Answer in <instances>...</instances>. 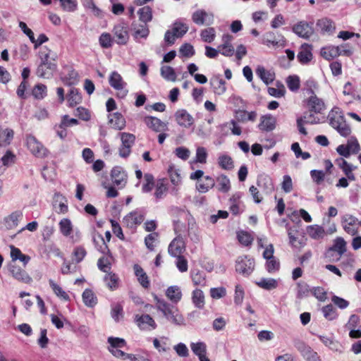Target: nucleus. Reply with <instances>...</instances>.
<instances>
[{
	"label": "nucleus",
	"mask_w": 361,
	"mask_h": 361,
	"mask_svg": "<svg viewBox=\"0 0 361 361\" xmlns=\"http://www.w3.org/2000/svg\"><path fill=\"white\" fill-rule=\"evenodd\" d=\"M157 303V309L160 311L164 317L172 324L177 326L185 325V319L178 309L168 303L164 300L159 299L157 296L154 298Z\"/></svg>",
	"instance_id": "obj_1"
},
{
	"label": "nucleus",
	"mask_w": 361,
	"mask_h": 361,
	"mask_svg": "<svg viewBox=\"0 0 361 361\" xmlns=\"http://www.w3.org/2000/svg\"><path fill=\"white\" fill-rule=\"evenodd\" d=\"M330 126L343 137H347L351 133V128L347 124L341 110L334 107L328 115Z\"/></svg>",
	"instance_id": "obj_2"
},
{
	"label": "nucleus",
	"mask_w": 361,
	"mask_h": 361,
	"mask_svg": "<svg viewBox=\"0 0 361 361\" xmlns=\"http://www.w3.org/2000/svg\"><path fill=\"white\" fill-rule=\"evenodd\" d=\"M61 234L65 237H69L73 243L78 242L80 240L81 234L78 230H73V224L70 219H62L59 224Z\"/></svg>",
	"instance_id": "obj_3"
},
{
	"label": "nucleus",
	"mask_w": 361,
	"mask_h": 361,
	"mask_svg": "<svg viewBox=\"0 0 361 361\" xmlns=\"http://www.w3.org/2000/svg\"><path fill=\"white\" fill-rule=\"evenodd\" d=\"M255 269V262L247 256L239 257L236 260L235 270L243 276H249Z\"/></svg>",
	"instance_id": "obj_4"
},
{
	"label": "nucleus",
	"mask_w": 361,
	"mask_h": 361,
	"mask_svg": "<svg viewBox=\"0 0 361 361\" xmlns=\"http://www.w3.org/2000/svg\"><path fill=\"white\" fill-rule=\"evenodd\" d=\"M192 20L197 25H211L214 23V14L204 9H197L192 14Z\"/></svg>",
	"instance_id": "obj_5"
},
{
	"label": "nucleus",
	"mask_w": 361,
	"mask_h": 361,
	"mask_svg": "<svg viewBox=\"0 0 361 361\" xmlns=\"http://www.w3.org/2000/svg\"><path fill=\"white\" fill-rule=\"evenodd\" d=\"M26 145L30 152L36 157H43L47 154V149L32 135L27 137Z\"/></svg>",
	"instance_id": "obj_6"
},
{
	"label": "nucleus",
	"mask_w": 361,
	"mask_h": 361,
	"mask_svg": "<svg viewBox=\"0 0 361 361\" xmlns=\"http://www.w3.org/2000/svg\"><path fill=\"white\" fill-rule=\"evenodd\" d=\"M312 23H307L304 20L299 21L292 28L293 32L298 37L303 39H308L314 34Z\"/></svg>",
	"instance_id": "obj_7"
},
{
	"label": "nucleus",
	"mask_w": 361,
	"mask_h": 361,
	"mask_svg": "<svg viewBox=\"0 0 361 361\" xmlns=\"http://www.w3.org/2000/svg\"><path fill=\"white\" fill-rule=\"evenodd\" d=\"M109 82L111 87L114 90L121 91L122 97L127 95L128 91L125 89L127 84L117 71H113L111 73L109 78Z\"/></svg>",
	"instance_id": "obj_8"
},
{
	"label": "nucleus",
	"mask_w": 361,
	"mask_h": 361,
	"mask_svg": "<svg viewBox=\"0 0 361 361\" xmlns=\"http://www.w3.org/2000/svg\"><path fill=\"white\" fill-rule=\"evenodd\" d=\"M135 322L141 330L152 331L157 328L154 319L149 314H137L135 317Z\"/></svg>",
	"instance_id": "obj_9"
},
{
	"label": "nucleus",
	"mask_w": 361,
	"mask_h": 361,
	"mask_svg": "<svg viewBox=\"0 0 361 361\" xmlns=\"http://www.w3.org/2000/svg\"><path fill=\"white\" fill-rule=\"evenodd\" d=\"M307 104L309 111L314 112L315 114H323V112L326 109L324 101L314 93L308 98Z\"/></svg>",
	"instance_id": "obj_10"
},
{
	"label": "nucleus",
	"mask_w": 361,
	"mask_h": 361,
	"mask_svg": "<svg viewBox=\"0 0 361 361\" xmlns=\"http://www.w3.org/2000/svg\"><path fill=\"white\" fill-rule=\"evenodd\" d=\"M146 126L157 133L166 132L169 130L168 123L161 121L159 118L153 116H146L144 118Z\"/></svg>",
	"instance_id": "obj_11"
},
{
	"label": "nucleus",
	"mask_w": 361,
	"mask_h": 361,
	"mask_svg": "<svg viewBox=\"0 0 361 361\" xmlns=\"http://www.w3.org/2000/svg\"><path fill=\"white\" fill-rule=\"evenodd\" d=\"M358 219L350 214L345 215L342 219V225L345 232L351 235H355L358 232Z\"/></svg>",
	"instance_id": "obj_12"
},
{
	"label": "nucleus",
	"mask_w": 361,
	"mask_h": 361,
	"mask_svg": "<svg viewBox=\"0 0 361 361\" xmlns=\"http://www.w3.org/2000/svg\"><path fill=\"white\" fill-rule=\"evenodd\" d=\"M185 250V244L183 238L180 235H178L169 244V253L173 257H178Z\"/></svg>",
	"instance_id": "obj_13"
},
{
	"label": "nucleus",
	"mask_w": 361,
	"mask_h": 361,
	"mask_svg": "<svg viewBox=\"0 0 361 361\" xmlns=\"http://www.w3.org/2000/svg\"><path fill=\"white\" fill-rule=\"evenodd\" d=\"M175 118L178 124L188 128L194 123V118L185 109H179L175 113Z\"/></svg>",
	"instance_id": "obj_14"
},
{
	"label": "nucleus",
	"mask_w": 361,
	"mask_h": 361,
	"mask_svg": "<svg viewBox=\"0 0 361 361\" xmlns=\"http://www.w3.org/2000/svg\"><path fill=\"white\" fill-rule=\"evenodd\" d=\"M9 271L14 279L22 283H30L32 281V278L23 269L17 267L16 264H11Z\"/></svg>",
	"instance_id": "obj_15"
},
{
	"label": "nucleus",
	"mask_w": 361,
	"mask_h": 361,
	"mask_svg": "<svg viewBox=\"0 0 361 361\" xmlns=\"http://www.w3.org/2000/svg\"><path fill=\"white\" fill-rule=\"evenodd\" d=\"M115 42L120 45L126 44L128 39L129 35L128 33L127 27L122 24H118L114 26L113 29Z\"/></svg>",
	"instance_id": "obj_16"
},
{
	"label": "nucleus",
	"mask_w": 361,
	"mask_h": 361,
	"mask_svg": "<svg viewBox=\"0 0 361 361\" xmlns=\"http://www.w3.org/2000/svg\"><path fill=\"white\" fill-rule=\"evenodd\" d=\"M257 185L266 195H270L274 190L272 178L267 174H261L258 176Z\"/></svg>",
	"instance_id": "obj_17"
},
{
	"label": "nucleus",
	"mask_w": 361,
	"mask_h": 361,
	"mask_svg": "<svg viewBox=\"0 0 361 361\" xmlns=\"http://www.w3.org/2000/svg\"><path fill=\"white\" fill-rule=\"evenodd\" d=\"M316 26L322 34L331 35L336 30L334 22L328 18H322L317 21Z\"/></svg>",
	"instance_id": "obj_18"
},
{
	"label": "nucleus",
	"mask_w": 361,
	"mask_h": 361,
	"mask_svg": "<svg viewBox=\"0 0 361 361\" xmlns=\"http://www.w3.org/2000/svg\"><path fill=\"white\" fill-rule=\"evenodd\" d=\"M56 68L55 63H39L37 69V75L41 78H49L53 75Z\"/></svg>",
	"instance_id": "obj_19"
},
{
	"label": "nucleus",
	"mask_w": 361,
	"mask_h": 361,
	"mask_svg": "<svg viewBox=\"0 0 361 361\" xmlns=\"http://www.w3.org/2000/svg\"><path fill=\"white\" fill-rule=\"evenodd\" d=\"M320 341L328 347L330 350L341 353L343 352L342 345L337 341L334 340L331 336L324 335H319Z\"/></svg>",
	"instance_id": "obj_20"
},
{
	"label": "nucleus",
	"mask_w": 361,
	"mask_h": 361,
	"mask_svg": "<svg viewBox=\"0 0 361 361\" xmlns=\"http://www.w3.org/2000/svg\"><path fill=\"white\" fill-rule=\"evenodd\" d=\"M297 58L300 63L307 64L312 59V47L307 44H303L298 54Z\"/></svg>",
	"instance_id": "obj_21"
},
{
	"label": "nucleus",
	"mask_w": 361,
	"mask_h": 361,
	"mask_svg": "<svg viewBox=\"0 0 361 361\" xmlns=\"http://www.w3.org/2000/svg\"><path fill=\"white\" fill-rule=\"evenodd\" d=\"M144 220L143 215L137 211L132 212L126 215L123 221L129 228H133L137 224H140Z\"/></svg>",
	"instance_id": "obj_22"
},
{
	"label": "nucleus",
	"mask_w": 361,
	"mask_h": 361,
	"mask_svg": "<svg viewBox=\"0 0 361 361\" xmlns=\"http://www.w3.org/2000/svg\"><path fill=\"white\" fill-rule=\"evenodd\" d=\"M259 128L264 131H271L276 127V119L273 116L269 114L261 117Z\"/></svg>",
	"instance_id": "obj_23"
},
{
	"label": "nucleus",
	"mask_w": 361,
	"mask_h": 361,
	"mask_svg": "<svg viewBox=\"0 0 361 361\" xmlns=\"http://www.w3.org/2000/svg\"><path fill=\"white\" fill-rule=\"evenodd\" d=\"M298 350L300 352L306 361H321L318 354L314 352L310 346L302 343L298 346Z\"/></svg>",
	"instance_id": "obj_24"
},
{
	"label": "nucleus",
	"mask_w": 361,
	"mask_h": 361,
	"mask_svg": "<svg viewBox=\"0 0 361 361\" xmlns=\"http://www.w3.org/2000/svg\"><path fill=\"white\" fill-rule=\"evenodd\" d=\"M192 302L194 306L200 310H202L205 305V296L203 291L199 288L195 289L192 292Z\"/></svg>",
	"instance_id": "obj_25"
},
{
	"label": "nucleus",
	"mask_w": 361,
	"mask_h": 361,
	"mask_svg": "<svg viewBox=\"0 0 361 361\" xmlns=\"http://www.w3.org/2000/svg\"><path fill=\"white\" fill-rule=\"evenodd\" d=\"M166 297L173 303H178L182 298V292L177 286H169L166 291Z\"/></svg>",
	"instance_id": "obj_26"
},
{
	"label": "nucleus",
	"mask_w": 361,
	"mask_h": 361,
	"mask_svg": "<svg viewBox=\"0 0 361 361\" xmlns=\"http://www.w3.org/2000/svg\"><path fill=\"white\" fill-rule=\"evenodd\" d=\"M109 123L116 130H122L126 126V120L120 113H114L109 116Z\"/></svg>",
	"instance_id": "obj_27"
},
{
	"label": "nucleus",
	"mask_w": 361,
	"mask_h": 361,
	"mask_svg": "<svg viewBox=\"0 0 361 361\" xmlns=\"http://www.w3.org/2000/svg\"><path fill=\"white\" fill-rule=\"evenodd\" d=\"M339 46H329L321 49V55L326 60L330 61L340 56Z\"/></svg>",
	"instance_id": "obj_28"
},
{
	"label": "nucleus",
	"mask_w": 361,
	"mask_h": 361,
	"mask_svg": "<svg viewBox=\"0 0 361 361\" xmlns=\"http://www.w3.org/2000/svg\"><path fill=\"white\" fill-rule=\"evenodd\" d=\"M133 269L135 271V274L136 275L137 280L141 284V286L145 288H148L149 286V281L147 275L144 271L142 268L138 264H135L133 267Z\"/></svg>",
	"instance_id": "obj_29"
},
{
	"label": "nucleus",
	"mask_w": 361,
	"mask_h": 361,
	"mask_svg": "<svg viewBox=\"0 0 361 361\" xmlns=\"http://www.w3.org/2000/svg\"><path fill=\"white\" fill-rule=\"evenodd\" d=\"M112 181L114 185L123 188L126 183V176L118 169H114L111 171Z\"/></svg>",
	"instance_id": "obj_30"
},
{
	"label": "nucleus",
	"mask_w": 361,
	"mask_h": 361,
	"mask_svg": "<svg viewBox=\"0 0 361 361\" xmlns=\"http://www.w3.org/2000/svg\"><path fill=\"white\" fill-rule=\"evenodd\" d=\"M49 283L53 292L58 298L65 301H68L70 300V297L68 295V293L65 290H63L59 285L55 283L54 280L49 279Z\"/></svg>",
	"instance_id": "obj_31"
},
{
	"label": "nucleus",
	"mask_w": 361,
	"mask_h": 361,
	"mask_svg": "<svg viewBox=\"0 0 361 361\" xmlns=\"http://www.w3.org/2000/svg\"><path fill=\"white\" fill-rule=\"evenodd\" d=\"M13 137V131L8 128H0V147L9 145Z\"/></svg>",
	"instance_id": "obj_32"
},
{
	"label": "nucleus",
	"mask_w": 361,
	"mask_h": 361,
	"mask_svg": "<svg viewBox=\"0 0 361 361\" xmlns=\"http://www.w3.org/2000/svg\"><path fill=\"white\" fill-rule=\"evenodd\" d=\"M140 20L147 24L152 20V10L148 6H145L137 11Z\"/></svg>",
	"instance_id": "obj_33"
},
{
	"label": "nucleus",
	"mask_w": 361,
	"mask_h": 361,
	"mask_svg": "<svg viewBox=\"0 0 361 361\" xmlns=\"http://www.w3.org/2000/svg\"><path fill=\"white\" fill-rule=\"evenodd\" d=\"M160 74L167 81L175 82L176 80V73L171 66H162L160 68Z\"/></svg>",
	"instance_id": "obj_34"
},
{
	"label": "nucleus",
	"mask_w": 361,
	"mask_h": 361,
	"mask_svg": "<svg viewBox=\"0 0 361 361\" xmlns=\"http://www.w3.org/2000/svg\"><path fill=\"white\" fill-rule=\"evenodd\" d=\"M168 190L167 183L165 180L160 179L155 185L154 196L157 200L162 199Z\"/></svg>",
	"instance_id": "obj_35"
},
{
	"label": "nucleus",
	"mask_w": 361,
	"mask_h": 361,
	"mask_svg": "<svg viewBox=\"0 0 361 361\" xmlns=\"http://www.w3.org/2000/svg\"><path fill=\"white\" fill-rule=\"evenodd\" d=\"M23 218V213L20 211H16L11 213L8 217L6 218V223L7 224V227L9 228H12L13 227H16L18 224V222Z\"/></svg>",
	"instance_id": "obj_36"
},
{
	"label": "nucleus",
	"mask_w": 361,
	"mask_h": 361,
	"mask_svg": "<svg viewBox=\"0 0 361 361\" xmlns=\"http://www.w3.org/2000/svg\"><path fill=\"white\" fill-rule=\"evenodd\" d=\"M257 285L263 289L271 290L276 288L278 282L274 279L262 278L257 282Z\"/></svg>",
	"instance_id": "obj_37"
},
{
	"label": "nucleus",
	"mask_w": 361,
	"mask_h": 361,
	"mask_svg": "<svg viewBox=\"0 0 361 361\" xmlns=\"http://www.w3.org/2000/svg\"><path fill=\"white\" fill-rule=\"evenodd\" d=\"M112 257L110 255L103 256L98 259V268L103 272L109 273L111 269Z\"/></svg>",
	"instance_id": "obj_38"
},
{
	"label": "nucleus",
	"mask_w": 361,
	"mask_h": 361,
	"mask_svg": "<svg viewBox=\"0 0 361 361\" xmlns=\"http://www.w3.org/2000/svg\"><path fill=\"white\" fill-rule=\"evenodd\" d=\"M314 112L305 113L300 119H302L305 124H317L322 122L324 119V116L319 117L315 116Z\"/></svg>",
	"instance_id": "obj_39"
},
{
	"label": "nucleus",
	"mask_w": 361,
	"mask_h": 361,
	"mask_svg": "<svg viewBox=\"0 0 361 361\" xmlns=\"http://www.w3.org/2000/svg\"><path fill=\"white\" fill-rule=\"evenodd\" d=\"M82 296L85 305L87 307H92L97 302L96 296L94 295V293L90 289L85 290Z\"/></svg>",
	"instance_id": "obj_40"
},
{
	"label": "nucleus",
	"mask_w": 361,
	"mask_h": 361,
	"mask_svg": "<svg viewBox=\"0 0 361 361\" xmlns=\"http://www.w3.org/2000/svg\"><path fill=\"white\" fill-rule=\"evenodd\" d=\"M219 166L224 170H231L234 167L232 158L227 154H221L218 158Z\"/></svg>",
	"instance_id": "obj_41"
},
{
	"label": "nucleus",
	"mask_w": 361,
	"mask_h": 361,
	"mask_svg": "<svg viewBox=\"0 0 361 361\" xmlns=\"http://www.w3.org/2000/svg\"><path fill=\"white\" fill-rule=\"evenodd\" d=\"M67 99L68 105L70 106H74L81 102L82 97L77 89L71 88L68 94Z\"/></svg>",
	"instance_id": "obj_42"
},
{
	"label": "nucleus",
	"mask_w": 361,
	"mask_h": 361,
	"mask_svg": "<svg viewBox=\"0 0 361 361\" xmlns=\"http://www.w3.org/2000/svg\"><path fill=\"white\" fill-rule=\"evenodd\" d=\"M214 185V180L212 177L207 176L204 177V182L197 183L196 188L199 192L204 193L210 188H212Z\"/></svg>",
	"instance_id": "obj_43"
},
{
	"label": "nucleus",
	"mask_w": 361,
	"mask_h": 361,
	"mask_svg": "<svg viewBox=\"0 0 361 361\" xmlns=\"http://www.w3.org/2000/svg\"><path fill=\"white\" fill-rule=\"evenodd\" d=\"M218 190L221 192H227L231 189L229 178L225 175H221L217 178Z\"/></svg>",
	"instance_id": "obj_44"
},
{
	"label": "nucleus",
	"mask_w": 361,
	"mask_h": 361,
	"mask_svg": "<svg viewBox=\"0 0 361 361\" xmlns=\"http://www.w3.org/2000/svg\"><path fill=\"white\" fill-rule=\"evenodd\" d=\"M307 233L313 239L322 238L324 235V228L318 225H312L308 226Z\"/></svg>",
	"instance_id": "obj_45"
},
{
	"label": "nucleus",
	"mask_w": 361,
	"mask_h": 361,
	"mask_svg": "<svg viewBox=\"0 0 361 361\" xmlns=\"http://www.w3.org/2000/svg\"><path fill=\"white\" fill-rule=\"evenodd\" d=\"M256 73L266 84L271 83L274 79V75L262 66L257 68Z\"/></svg>",
	"instance_id": "obj_46"
},
{
	"label": "nucleus",
	"mask_w": 361,
	"mask_h": 361,
	"mask_svg": "<svg viewBox=\"0 0 361 361\" xmlns=\"http://www.w3.org/2000/svg\"><path fill=\"white\" fill-rule=\"evenodd\" d=\"M202 41L207 43L212 42L216 37V30L214 27H209L202 30L200 32Z\"/></svg>",
	"instance_id": "obj_47"
},
{
	"label": "nucleus",
	"mask_w": 361,
	"mask_h": 361,
	"mask_svg": "<svg viewBox=\"0 0 361 361\" xmlns=\"http://www.w3.org/2000/svg\"><path fill=\"white\" fill-rule=\"evenodd\" d=\"M171 30L178 38L182 37L188 30V26L180 22H175L173 24Z\"/></svg>",
	"instance_id": "obj_48"
},
{
	"label": "nucleus",
	"mask_w": 361,
	"mask_h": 361,
	"mask_svg": "<svg viewBox=\"0 0 361 361\" xmlns=\"http://www.w3.org/2000/svg\"><path fill=\"white\" fill-rule=\"evenodd\" d=\"M190 348L197 357L207 354V345L204 342L191 343Z\"/></svg>",
	"instance_id": "obj_49"
},
{
	"label": "nucleus",
	"mask_w": 361,
	"mask_h": 361,
	"mask_svg": "<svg viewBox=\"0 0 361 361\" xmlns=\"http://www.w3.org/2000/svg\"><path fill=\"white\" fill-rule=\"evenodd\" d=\"M214 92L218 95H221L226 92V83L222 79H214L211 82Z\"/></svg>",
	"instance_id": "obj_50"
},
{
	"label": "nucleus",
	"mask_w": 361,
	"mask_h": 361,
	"mask_svg": "<svg viewBox=\"0 0 361 361\" xmlns=\"http://www.w3.org/2000/svg\"><path fill=\"white\" fill-rule=\"evenodd\" d=\"M133 30L135 32V37H147L149 35V28L147 24L142 23L140 25H133Z\"/></svg>",
	"instance_id": "obj_51"
},
{
	"label": "nucleus",
	"mask_w": 361,
	"mask_h": 361,
	"mask_svg": "<svg viewBox=\"0 0 361 361\" xmlns=\"http://www.w3.org/2000/svg\"><path fill=\"white\" fill-rule=\"evenodd\" d=\"M118 276L111 272L107 273L104 276V281L111 290L116 289L118 287Z\"/></svg>",
	"instance_id": "obj_52"
},
{
	"label": "nucleus",
	"mask_w": 361,
	"mask_h": 361,
	"mask_svg": "<svg viewBox=\"0 0 361 361\" xmlns=\"http://www.w3.org/2000/svg\"><path fill=\"white\" fill-rule=\"evenodd\" d=\"M345 245V241L342 238H338L335 240L334 246L329 250V251H335L338 252L339 256H341L346 250Z\"/></svg>",
	"instance_id": "obj_53"
},
{
	"label": "nucleus",
	"mask_w": 361,
	"mask_h": 361,
	"mask_svg": "<svg viewBox=\"0 0 361 361\" xmlns=\"http://www.w3.org/2000/svg\"><path fill=\"white\" fill-rule=\"evenodd\" d=\"M145 183L142 185V192H149L154 187V176L150 173H145L144 176Z\"/></svg>",
	"instance_id": "obj_54"
},
{
	"label": "nucleus",
	"mask_w": 361,
	"mask_h": 361,
	"mask_svg": "<svg viewBox=\"0 0 361 361\" xmlns=\"http://www.w3.org/2000/svg\"><path fill=\"white\" fill-rule=\"evenodd\" d=\"M51 52V51L47 47H44L40 49L39 52V56L41 61L40 63H55L54 59L50 57Z\"/></svg>",
	"instance_id": "obj_55"
},
{
	"label": "nucleus",
	"mask_w": 361,
	"mask_h": 361,
	"mask_svg": "<svg viewBox=\"0 0 361 361\" xmlns=\"http://www.w3.org/2000/svg\"><path fill=\"white\" fill-rule=\"evenodd\" d=\"M191 278L195 286H204L206 279L203 272L197 271L191 273Z\"/></svg>",
	"instance_id": "obj_56"
},
{
	"label": "nucleus",
	"mask_w": 361,
	"mask_h": 361,
	"mask_svg": "<svg viewBox=\"0 0 361 361\" xmlns=\"http://www.w3.org/2000/svg\"><path fill=\"white\" fill-rule=\"evenodd\" d=\"M113 41L111 35L108 32H103L99 38L100 46L104 49L110 48L112 46Z\"/></svg>",
	"instance_id": "obj_57"
},
{
	"label": "nucleus",
	"mask_w": 361,
	"mask_h": 361,
	"mask_svg": "<svg viewBox=\"0 0 361 361\" xmlns=\"http://www.w3.org/2000/svg\"><path fill=\"white\" fill-rule=\"evenodd\" d=\"M288 87L291 91H296L300 87V79L297 75H290L286 79Z\"/></svg>",
	"instance_id": "obj_58"
},
{
	"label": "nucleus",
	"mask_w": 361,
	"mask_h": 361,
	"mask_svg": "<svg viewBox=\"0 0 361 361\" xmlns=\"http://www.w3.org/2000/svg\"><path fill=\"white\" fill-rule=\"evenodd\" d=\"M120 135L122 142L121 145L131 148L135 142V136L133 134L127 133H122Z\"/></svg>",
	"instance_id": "obj_59"
},
{
	"label": "nucleus",
	"mask_w": 361,
	"mask_h": 361,
	"mask_svg": "<svg viewBox=\"0 0 361 361\" xmlns=\"http://www.w3.org/2000/svg\"><path fill=\"white\" fill-rule=\"evenodd\" d=\"M210 296L215 300L221 299L226 296V290L221 286L218 288H212L209 290Z\"/></svg>",
	"instance_id": "obj_60"
},
{
	"label": "nucleus",
	"mask_w": 361,
	"mask_h": 361,
	"mask_svg": "<svg viewBox=\"0 0 361 361\" xmlns=\"http://www.w3.org/2000/svg\"><path fill=\"white\" fill-rule=\"evenodd\" d=\"M46 94L47 87L42 84L37 85L32 90V95L38 99L44 98Z\"/></svg>",
	"instance_id": "obj_61"
},
{
	"label": "nucleus",
	"mask_w": 361,
	"mask_h": 361,
	"mask_svg": "<svg viewBox=\"0 0 361 361\" xmlns=\"http://www.w3.org/2000/svg\"><path fill=\"white\" fill-rule=\"evenodd\" d=\"M108 343L109 346L108 348H121L126 345V342L123 338L117 337H109Z\"/></svg>",
	"instance_id": "obj_62"
},
{
	"label": "nucleus",
	"mask_w": 361,
	"mask_h": 361,
	"mask_svg": "<svg viewBox=\"0 0 361 361\" xmlns=\"http://www.w3.org/2000/svg\"><path fill=\"white\" fill-rule=\"evenodd\" d=\"M322 312L326 319L329 320L334 319L336 316V311L332 305H327L322 308Z\"/></svg>",
	"instance_id": "obj_63"
},
{
	"label": "nucleus",
	"mask_w": 361,
	"mask_h": 361,
	"mask_svg": "<svg viewBox=\"0 0 361 361\" xmlns=\"http://www.w3.org/2000/svg\"><path fill=\"white\" fill-rule=\"evenodd\" d=\"M111 317L118 322L123 317V307L120 304L114 305L111 312Z\"/></svg>",
	"instance_id": "obj_64"
}]
</instances>
